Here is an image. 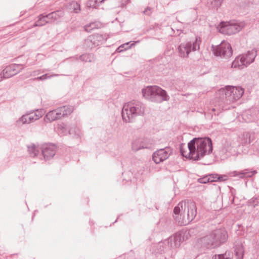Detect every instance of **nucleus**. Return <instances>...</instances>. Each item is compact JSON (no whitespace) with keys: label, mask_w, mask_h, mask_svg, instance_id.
Instances as JSON below:
<instances>
[{"label":"nucleus","mask_w":259,"mask_h":259,"mask_svg":"<svg viewBox=\"0 0 259 259\" xmlns=\"http://www.w3.org/2000/svg\"><path fill=\"white\" fill-rule=\"evenodd\" d=\"M199 181L200 183H206L207 181L208 182V180L207 179V178H204L203 179H199Z\"/></svg>","instance_id":"f704fd0d"},{"label":"nucleus","mask_w":259,"mask_h":259,"mask_svg":"<svg viewBox=\"0 0 259 259\" xmlns=\"http://www.w3.org/2000/svg\"><path fill=\"white\" fill-rule=\"evenodd\" d=\"M59 112L60 113V117H64L70 114L73 110V108L71 106H63L57 108Z\"/></svg>","instance_id":"f3484780"},{"label":"nucleus","mask_w":259,"mask_h":259,"mask_svg":"<svg viewBox=\"0 0 259 259\" xmlns=\"http://www.w3.org/2000/svg\"><path fill=\"white\" fill-rule=\"evenodd\" d=\"M174 242L175 246H179L185 239L184 235L182 233H178L175 235L174 237Z\"/></svg>","instance_id":"5701e85b"},{"label":"nucleus","mask_w":259,"mask_h":259,"mask_svg":"<svg viewBox=\"0 0 259 259\" xmlns=\"http://www.w3.org/2000/svg\"><path fill=\"white\" fill-rule=\"evenodd\" d=\"M145 106L140 101L132 100L123 105L121 115L122 119L125 122H132L138 116H143Z\"/></svg>","instance_id":"f03ea898"},{"label":"nucleus","mask_w":259,"mask_h":259,"mask_svg":"<svg viewBox=\"0 0 259 259\" xmlns=\"http://www.w3.org/2000/svg\"><path fill=\"white\" fill-rule=\"evenodd\" d=\"M91 38L92 39L95 47L102 45L107 39L105 35L100 34L91 35Z\"/></svg>","instance_id":"2eb2a0df"},{"label":"nucleus","mask_w":259,"mask_h":259,"mask_svg":"<svg viewBox=\"0 0 259 259\" xmlns=\"http://www.w3.org/2000/svg\"><path fill=\"white\" fill-rule=\"evenodd\" d=\"M182 155L189 159L198 160L212 150V142L209 138H195L188 145H181Z\"/></svg>","instance_id":"f257e3e1"},{"label":"nucleus","mask_w":259,"mask_h":259,"mask_svg":"<svg viewBox=\"0 0 259 259\" xmlns=\"http://www.w3.org/2000/svg\"><path fill=\"white\" fill-rule=\"evenodd\" d=\"M79 58L81 61L84 62H91L95 60L94 55L92 54H82L79 56Z\"/></svg>","instance_id":"412c9836"},{"label":"nucleus","mask_w":259,"mask_h":259,"mask_svg":"<svg viewBox=\"0 0 259 259\" xmlns=\"http://www.w3.org/2000/svg\"><path fill=\"white\" fill-rule=\"evenodd\" d=\"M143 13L145 15H150L152 13V9L149 7H147L145 11H144Z\"/></svg>","instance_id":"2f4dec72"},{"label":"nucleus","mask_w":259,"mask_h":259,"mask_svg":"<svg viewBox=\"0 0 259 259\" xmlns=\"http://www.w3.org/2000/svg\"><path fill=\"white\" fill-rule=\"evenodd\" d=\"M102 2L103 0H89L87 5L89 8H96Z\"/></svg>","instance_id":"a878e982"},{"label":"nucleus","mask_w":259,"mask_h":259,"mask_svg":"<svg viewBox=\"0 0 259 259\" xmlns=\"http://www.w3.org/2000/svg\"><path fill=\"white\" fill-rule=\"evenodd\" d=\"M152 143L148 139L138 138L134 140L132 143V149L134 151H137L142 149L151 148Z\"/></svg>","instance_id":"1a4fd4ad"},{"label":"nucleus","mask_w":259,"mask_h":259,"mask_svg":"<svg viewBox=\"0 0 259 259\" xmlns=\"http://www.w3.org/2000/svg\"><path fill=\"white\" fill-rule=\"evenodd\" d=\"M222 95H225V98L229 101H234L240 99L244 93V90L240 87L227 86L225 88L220 91Z\"/></svg>","instance_id":"39448f33"},{"label":"nucleus","mask_w":259,"mask_h":259,"mask_svg":"<svg viewBox=\"0 0 259 259\" xmlns=\"http://www.w3.org/2000/svg\"><path fill=\"white\" fill-rule=\"evenodd\" d=\"M128 45V43H126V44L121 45L116 49V52H121L123 51V50L122 49V48L124 47V46L125 45Z\"/></svg>","instance_id":"473e14b6"},{"label":"nucleus","mask_w":259,"mask_h":259,"mask_svg":"<svg viewBox=\"0 0 259 259\" xmlns=\"http://www.w3.org/2000/svg\"><path fill=\"white\" fill-rule=\"evenodd\" d=\"M42 154L45 160H49L56 154L57 147L52 144H45L41 147Z\"/></svg>","instance_id":"9d476101"},{"label":"nucleus","mask_w":259,"mask_h":259,"mask_svg":"<svg viewBox=\"0 0 259 259\" xmlns=\"http://www.w3.org/2000/svg\"><path fill=\"white\" fill-rule=\"evenodd\" d=\"M4 78L2 73H0V81H2Z\"/></svg>","instance_id":"ea45409f"},{"label":"nucleus","mask_w":259,"mask_h":259,"mask_svg":"<svg viewBox=\"0 0 259 259\" xmlns=\"http://www.w3.org/2000/svg\"><path fill=\"white\" fill-rule=\"evenodd\" d=\"M68 133L69 134H71V133H72V130L71 129H70L69 131H68Z\"/></svg>","instance_id":"a19ab883"},{"label":"nucleus","mask_w":259,"mask_h":259,"mask_svg":"<svg viewBox=\"0 0 259 259\" xmlns=\"http://www.w3.org/2000/svg\"><path fill=\"white\" fill-rule=\"evenodd\" d=\"M214 259H225L224 255L222 254H219L218 255H215L214 256Z\"/></svg>","instance_id":"e433bc0d"},{"label":"nucleus","mask_w":259,"mask_h":259,"mask_svg":"<svg viewBox=\"0 0 259 259\" xmlns=\"http://www.w3.org/2000/svg\"><path fill=\"white\" fill-rule=\"evenodd\" d=\"M68 9L71 12H73L75 13H77L80 11V5L74 1L71 2L68 4Z\"/></svg>","instance_id":"aec40b11"},{"label":"nucleus","mask_w":259,"mask_h":259,"mask_svg":"<svg viewBox=\"0 0 259 259\" xmlns=\"http://www.w3.org/2000/svg\"><path fill=\"white\" fill-rule=\"evenodd\" d=\"M47 23H49L46 15L41 14L38 16V20L34 24V26H42Z\"/></svg>","instance_id":"6ab92c4d"},{"label":"nucleus","mask_w":259,"mask_h":259,"mask_svg":"<svg viewBox=\"0 0 259 259\" xmlns=\"http://www.w3.org/2000/svg\"><path fill=\"white\" fill-rule=\"evenodd\" d=\"M39 73H40L39 70L34 71L30 74V76H35L36 75L39 74Z\"/></svg>","instance_id":"c9c22d12"},{"label":"nucleus","mask_w":259,"mask_h":259,"mask_svg":"<svg viewBox=\"0 0 259 259\" xmlns=\"http://www.w3.org/2000/svg\"><path fill=\"white\" fill-rule=\"evenodd\" d=\"M186 204L187 203L185 202H181L176 206L174 209V213L175 214V217L180 214V213L183 210V208L184 207V209L186 208Z\"/></svg>","instance_id":"b1692460"},{"label":"nucleus","mask_w":259,"mask_h":259,"mask_svg":"<svg viewBox=\"0 0 259 259\" xmlns=\"http://www.w3.org/2000/svg\"><path fill=\"white\" fill-rule=\"evenodd\" d=\"M187 217H185L183 221L185 224H189L195 217L196 215V207L193 203H187Z\"/></svg>","instance_id":"f8f14e48"},{"label":"nucleus","mask_w":259,"mask_h":259,"mask_svg":"<svg viewBox=\"0 0 259 259\" xmlns=\"http://www.w3.org/2000/svg\"><path fill=\"white\" fill-rule=\"evenodd\" d=\"M162 96H163V100H166V95H165V91L164 90H163Z\"/></svg>","instance_id":"58836bf2"},{"label":"nucleus","mask_w":259,"mask_h":259,"mask_svg":"<svg viewBox=\"0 0 259 259\" xmlns=\"http://www.w3.org/2000/svg\"><path fill=\"white\" fill-rule=\"evenodd\" d=\"M201 40L200 37H196L195 41L193 43L192 50H197L199 48V45Z\"/></svg>","instance_id":"c756f323"},{"label":"nucleus","mask_w":259,"mask_h":259,"mask_svg":"<svg viewBox=\"0 0 259 259\" xmlns=\"http://www.w3.org/2000/svg\"><path fill=\"white\" fill-rule=\"evenodd\" d=\"M218 179L222 181H226L227 180V177L226 176H222L221 177H219Z\"/></svg>","instance_id":"4c0bfd02"},{"label":"nucleus","mask_w":259,"mask_h":259,"mask_svg":"<svg viewBox=\"0 0 259 259\" xmlns=\"http://www.w3.org/2000/svg\"><path fill=\"white\" fill-rule=\"evenodd\" d=\"M64 16V12L62 10H57L46 15L49 23H54L58 20Z\"/></svg>","instance_id":"ddd939ff"},{"label":"nucleus","mask_w":259,"mask_h":259,"mask_svg":"<svg viewBox=\"0 0 259 259\" xmlns=\"http://www.w3.org/2000/svg\"><path fill=\"white\" fill-rule=\"evenodd\" d=\"M172 152V149L170 147H165L163 149V160L167 159Z\"/></svg>","instance_id":"cd10ccee"},{"label":"nucleus","mask_w":259,"mask_h":259,"mask_svg":"<svg viewBox=\"0 0 259 259\" xmlns=\"http://www.w3.org/2000/svg\"><path fill=\"white\" fill-rule=\"evenodd\" d=\"M27 148L29 154L30 156L33 157L36 156L39 151L38 146L34 144L28 145Z\"/></svg>","instance_id":"a211bd4d"},{"label":"nucleus","mask_w":259,"mask_h":259,"mask_svg":"<svg viewBox=\"0 0 259 259\" xmlns=\"http://www.w3.org/2000/svg\"><path fill=\"white\" fill-rule=\"evenodd\" d=\"M59 128L62 130H64L65 131L67 130L66 125L63 123L59 125Z\"/></svg>","instance_id":"72a5a7b5"},{"label":"nucleus","mask_w":259,"mask_h":259,"mask_svg":"<svg viewBox=\"0 0 259 259\" xmlns=\"http://www.w3.org/2000/svg\"><path fill=\"white\" fill-rule=\"evenodd\" d=\"M219 31L224 34H232L239 31L241 28L237 24L228 22L222 23L218 27Z\"/></svg>","instance_id":"6e6552de"},{"label":"nucleus","mask_w":259,"mask_h":259,"mask_svg":"<svg viewBox=\"0 0 259 259\" xmlns=\"http://www.w3.org/2000/svg\"><path fill=\"white\" fill-rule=\"evenodd\" d=\"M232 53L233 51L230 44L226 41H222L214 50L215 55L223 56L226 58L231 57L232 55Z\"/></svg>","instance_id":"0eeeda50"},{"label":"nucleus","mask_w":259,"mask_h":259,"mask_svg":"<svg viewBox=\"0 0 259 259\" xmlns=\"http://www.w3.org/2000/svg\"><path fill=\"white\" fill-rule=\"evenodd\" d=\"M97 28V25L95 23H92L84 26V29L87 32H90L91 30Z\"/></svg>","instance_id":"7c9ffc66"},{"label":"nucleus","mask_w":259,"mask_h":259,"mask_svg":"<svg viewBox=\"0 0 259 259\" xmlns=\"http://www.w3.org/2000/svg\"><path fill=\"white\" fill-rule=\"evenodd\" d=\"M44 115L42 110H36L27 112L16 121L17 125L20 126L24 124H29L40 118Z\"/></svg>","instance_id":"423d86ee"},{"label":"nucleus","mask_w":259,"mask_h":259,"mask_svg":"<svg viewBox=\"0 0 259 259\" xmlns=\"http://www.w3.org/2000/svg\"><path fill=\"white\" fill-rule=\"evenodd\" d=\"M191 44L186 42L181 44L179 48V52L182 57L187 56L191 51Z\"/></svg>","instance_id":"dca6fc26"},{"label":"nucleus","mask_w":259,"mask_h":259,"mask_svg":"<svg viewBox=\"0 0 259 259\" xmlns=\"http://www.w3.org/2000/svg\"><path fill=\"white\" fill-rule=\"evenodd\" d=\"M143 97L154 102H160L162 100V89L157 85L147 86L142 90Z\"/></svg>","instance_id":"7ed1b4c3"},{"label":"nucleus","mask_w":259,"mask_h":259,"mask_svg":"<svg viewBox=\"0 0 259 259\" xmlns=\"http://www.w3.org/2000/svg\"><path fill=\"white\" fill-rule=\"evenodd\" d=\"M19 64H12L6 67L2 72L4 79L10 78L17 74L21 69Z\"/></svg>","instance_id":"9b49d317"},{"label":"nucleus","mask_w":259,"mask_h":259,"mask_svg":"<svg viewBox=\"0 0 259 259\" xmlns=\"http://www.w3.org/2000/svg\"><path fill=\"white\" fill-rule=\"evenodd\" d=\"M60 113L58 109L49 111L45 116L44 119L46 122H52L61 118Z\"/></svg>","instance_id":"4468645a"},{"label":"nucleus","mask_w":259,"mask_h":259,"mask_svg":"<svg viewBox=\"0 0 259 259\" xmlns=\"http://www.w3.org/2000/svg\"><path fill=\"white\" fill-rule=\"evenodd\" d=\"M185 217H187V211H186V209H184L183 214H181L180 216H176L175 219L179 223L181 224V225H186L187 224H185L183 222Z\"/></svg>","instance_id":"bb28decb"},{"label":"nucleus","mask_w":259,"mask_h":259,"mask_svg":"<svg viewBox=\"0 0 259 259\" xmlns=\"http://www.w3.org/2000/svg\"><path fill=\"white\" fill-rule=\"evenodd\" d=\"M58 74H53V75H49V76L48 75V74H44L42 76H40L39 77H36V78H34L33 80H44L47 79L48 78H51L53 76H58Z\"/></svg>","instance_id":"c85d7f7f"},{"label":"nucleus","mask_w":259,"mask_h":259,"mask_svg":"<svg viewBox=\"0 0 259 259\" xmlns=\"http://www.w3.org/2000/svg\"><path fill=\"white\" fill-rule=\"evenodd\" d=\"M256 51L252 50L247 53L236 57L232 63V67L241 69L252 62L256 56Z\"/></svg>","instance_id":"20e7f679"},{"label":"nucleus","mask_w":259,"mask_h":259,"mask_svg":"<svg viewBox=\"0 0 259 259\" xmlns=\"http://www.w3.org/2000/svg\"><path fill=\"white\" fill-rule=\"evenodd\" d=\"M152 158L155 163H160L162 161V149L155 152L153 154Z\"/></svg>","instance_id":"4be33fe9"},{"label":"nucleus","mask_w":259,"mask_h":259,"mask_svg":"<svg viewBox=\"0 0 259 259\" xmlns=\"http://www.w3.org/2000/svg\"><path fill=\"white\" fill-rule=\"evenodd\" d=\"M83 47L86 50L92 49L94 48H95V46L94 45L93 41L92 40V39L91 38V35L84 40L83 43Z\"/></svg>","instance_id":"393cba45"}]
</instances>
